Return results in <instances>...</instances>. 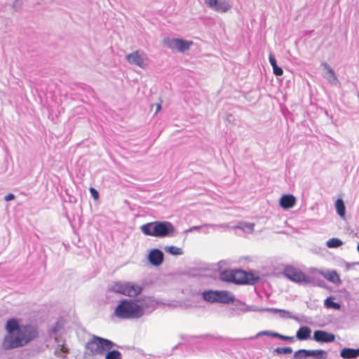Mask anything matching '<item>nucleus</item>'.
<instances>
[{"label":"nucleus","mask_w":359,"mask_h":359,"mask_svg":"<svg viewBox=\"0 0 359 359\" xmlns=\"http://www.w3.org/2000/svg\"><path fill=\"white\" fill-rule=\"evenodd\" d=\"M311 330L307 326L301 327L297 332L296 337L299 340L303 341L310 338Z\"/></svg>","instance_id":"18"},{"label":"nucleus","mask_w":359,"mask_h":359,"mask_svg":"<svg viewBox=\"0 0 359 359\" xmlns=\"http://www.w3.org/2000/svg\"><path fill=\"white\" fill-rule=\"evenodd\" d=\"M260 311H269L273 313H280V316L283 318H294L292 316L290 311L284 310V309H275V308H266L260 309Z\"/></svg>","instance_id":"23"},{"label":"nucleus","mask_w":359,"mask_h":359,"mask_svg":"<svg viewBox=\"0 0 359 359\" xmlns=\"http://www.w3.org/2000/svg\"><path fill=\"white\" fill-rule=\"evenodd\" d=\"M192 45L193 41H186L182 39H178L176 50L180 53H184L188 50Z\"/></svg>","instance_id":"20"},{"label":"nucleus","mask_w":359,"mask_h":359,"mask_svg":"<svg viewBox=\"0 0 359 359\" xmlns=\"http://www.w3.org/2000/svg\"><path fill=\"white\" fill-rule=\"evenodd\" d=\"M309 357L312 356L313 359H327V353L324 350H308Z\"/></svg>","instance_id":"22"},{"label":"nucleus","mask_w":359,"mask_h":359,"mask_svg":"<svg viewBox=\"0 0 359 359\" xmlns=\"http://www.w3.org/2000/svg\"><path fill=\"white\" fill-rule=\"evenodd\" d=\"M273 74L276 76H281L283 74V71L281 67L275 66L273 67Z\"/></svg>","instance_id":"40"},{"label":"nucleus","mask_w":359,"mask_h":359,"mask_svg":"<svg viewBox=\"0 0 359 359\" xmlns=\"http://www.w3.org/2000/svg\"><path fill=\"white\" fill-rule=\"evenodd\" d=\"M271 333L272 332H271L264 331V332L258 333L257 336L268 335V336H271Z\"/></svg>","instance_id":"45"},{"label":"nucleus","mask_w":359,"mask_h":359,"mask_svg":"<svg viewBox=\"0 0 359 359\" xmlns=\"http://www.w3.org/2000/svg\"><path fill=\"white\" fill-rule=\"evenodd\" d=\"M161 104H156V113L159 111L161 109Z\"/></svg>","instance_id":"47"},{"label":"nucleus","mask_w":359,"mask_h":359,"mask_svg":"<svg viewBox=\"0 0 359 359\" xmlns=\"http://www.w3.org/2000/svg\"><path fill=\"white\" fill-rule=\"evenodd\" d=\"M38 335L36 328L31 325H21L16 334H6L3 341L6 350L22 347L34 339Z\"/></svg>","instance_id":"1"},{"label":"nucleus","mask_w":359,"mask_h":359,"mask_svg":"<svg viewBox=\"0 0 359 359\" xmlns=\"http://www.w3.org/2000/svg\"><path fill=\"white\" fill-rule=\"evenodd\" d=\"M325 306L327 308H332L334 309H339L341 307L339 303L332 301V299L329 297L325 300Z\"/></svg>","instance_id":"33"},{"label":"nucleus","mask_w":359,"mask_h":359,"mask_svg":"<svg viewBox=\"0 0 359 359\" xmlns=\"http://www.w3.org/2000/svg\"><path fill=\"white\" fill-rule=\"evenodd\" d=\"M142 288L137 284L125 282L124 295L130 297H137L142 292Z\"/></svg>","instance_id":"12"},{"label":"nucleus","mask_w":359,"mask_h":359,"mask_svg":"<svg viewBox=\"0 0 359 359\" xmlns=\"http://www.w3.org/2000/svg\"><path fill=\"white\" fill-rule=\"evenodd\" d=\"M56 351H60L63 353H67V348L65 346L64 344H60L58 343L57 348H56Z\"/></svg>","instance_id":"41"},{"label":"nucleus","mask_w":359,"mask_h":359,"mask_svg":"<svg viewBox=\"0 0 359 359\" xmlns=\"http://www.w3.org/2000/svg\"><path fill=\"white\" fill-rule=\"evenodd\" d=\"M340 356L344 359H353L354 357V348H344L340 352Z\"/></svg>","instance_id":"29"},{"label":"nucleus","mask_w":359,"mask_h":359,"mask_svg":"<svg viewBox=\"0 0 359 359\" xmlns=\"http://www.w3.org/2000/svg\"><path fill=\"white\" fill-rule=\"evenodd\" d=\"M358 356H359V348L354 349V357L356 358Z\"/></svg>","instance_id":"46"},{"label":"nucleus","mask_w":359,"mask_h":359,"mask_svg":"<svg viewBox=\"0 0 359 359\" xmlns=\"http://www.w3.org/2000/svg\"><path fill=\"white\" fill-rule=\"evenodd\" d=\"M21 325H20L15 319H11L8 320L6 329L7 330V334H16Z\"/></svg>","instance_id":"17"},{"label":"nucleus","mask_w":359,"mask_h":359,"mask_svg":"<svg viewBox=\"0 0 359 359\" xmlns=\"http://www.w3.org/2000/svg\"><path fill=\"white\" fill-rule=\"evenodd\" d=\"M55 339L57 342V338L56 337H55Z\"/></svg>","instance_id":"49"},{"label":"nucleus","mask_w":359,"mask_h":359,"mask_svg":"<svg viewBox=\"0 0 359 359\" xmlns=\"http://www.w3.org/2000/svg\"><path fill=\"white\" fill-rule=\"evenodd\" d=\"M217 290H208L205 291L202 293L203 298L205 301L210 302V303H215L217 302Z\"/></svg>","instance_id":"21"},{"label":"nucleus","mask_w":359,"mask_h":359,"mask_svg":"<svg viewBox=\"0 0 359 359\" xmlns=\"http://www.w3.org/2000/svg\"><path fill=\"white\" fill-rule=\"evenodd\" d=\"M259 309H255L254 306H248L245 303L237 300L235 302L232 307L229 309V315L230 317L240 316L244 313L249 311H258Z\"/></svg>","instance_id":"9"},{"label":"nucleus","mask_w":359,"mask_h":359,"mask_svg":"<svg viewBox=\"0 0 359 359\" xmlns=\"http://www.w3.org/2000/svg\"><path fill=\"white\" fill-rule=\"evenodd\" d=\"M222 280L232 282L236 284H254L258 278H254L252 273H248L243 270H226L221 273Z\"/></svg>","instance_id":"4"},{"label":"nucleus","mask_w":359,"mask_h":359,"mask_svg":"<svg viewBox=\"0 0 359 359\" xmlns=\"http://www.w3.org/2000/svg\"><path fill=\"white\" fill-rule=\"evenodd\" d=\"M202 227H206V226H205V224L201 225V226H194L191 227L190 229H189L188 231L189 232H191L193 231L198 230V229H199L200 228H202Z\"/></svg>","instance_id":"44"},{"label":"nucleus","mask_w":359,"mask_h":359,"mask_svg":"<svg viewBox=\"0 0 359 359\" xmlns=\"http://www.w3.org/2000/svg\"><path fill=\"white\" fill-rule=\"evenodd\" d=\"M217 302L222 304H229L234 302V296L228 291H217Z\"/></svg>","instance_id":"16"},{"label":"nucleus","mask_w":359,"mask_h":359,"mask_svg":"<svg viewBox=\"0 0 359 359\" xmlns=\"http://www.w3.org/2000/svg\"><path fill=\"white\" fill-rule=\"evenodd\" d=\"M357 249H358V252H359V243H358V245Z\"/></svg>","instance_id":"48"},{"label":"nucleus","mask_w":359,"mask_h":359,"mask_svg":"<svg viewBox=\"0 0 359 359\" xmlns=\"http://www.w3.org/2000/svg\"><path fill=\"white\" fill-rule=\"evenodd\" d=\"M89 191L90 192L92 197L94 198V200H95V201L98 200V198H99L98 191L93 187H90Z\"/></svg>","instance_id":"38"},{"label":"nucleus","mask_w":359,"mask_h":359,"mask_svg":"<svg viewBox=\"0 0 359 359\" xmlns=\"http://www.w3.org/2000/svg\"><path fill=\"white\" fill-rule=\"evenodd\" d=\"M114 344L107 339L93 336V337L87 343L86 348L93 355H102L107 351H109Z\"/></svg>","instance_id":"5"},{"label":"nucleus","mask_w":359,"mask_h":359,"mask_svg":"<svg viewBox=\"0 0 359 359\" xmlns=\"http://www.w3.org/2000/svg\"><path fill=\"white\" fill-rule=\"evenodd\" d=\"M296 203V198L292 194L283 195L279 201L280 205L284 209L292 208Z\"/></svg>","instance_id":"15"},{"label":"nucleus","mask_w":359,"mask_h":359,"mask_svg":"<svg viewBox=\"0 0 359 359\" xmlns=\"http://www.w3.org/2000/svg\"><path fill=\"white\" fill-rule=\"evenodd\" d=\"M105 359H121V353L118 351L112 350L106 354Z\"/></svg>","instance_id":"32"},{"label":"nucleus","mask_w":359,"mask_h":359,"mask_svg":"<svg viewBox=\"0 0 359 359\" xmlns=\"http://www.w3.org/2000/svg\"><path fill=\"white\" fill-rule=\"evenodd\" d=\"M205 226H206V228H215V227H219V228H228L229 227V225L227 224H205Z\"/></svg>","instance_id":"39"},{"label":"nucleus","mask_w":359,"mask_h":359,"mask_svg":"<svg viewBox=\"0 0 359 359\" xmlns=\"http://www.w3.org/2000/svg\"><path fill=\"white\" fill-rule=\"evenodd\" d=\"M141 231L146 236L165 238L175 235L174 225L167 221H155L147 223L140 226Z\"/></svg>","instance_id":"2"},{"label":"nucleus","mask_w":359,"mask_h":359,"mask_svg":"<svg viewBox=\"0 0 359 359\" xmlns=\"http://www.w3.org/2000/svg\"><path fill=\"white\" fill-rule=\"evenodd\" d=\"M273 352L278 354H290L292 352V348L291 347H277Z\"/></svg>","instance_id":"34"},{"label":"nucleus","mask_w":359,"mask_h":359,"mask_svg":"<svg viewBox=\"0 0 359 359\" xmlns=\"http://www.w3.org/2000/svg\"><path fill=\"white\" fill-rule=\"evenodd\" d=\"M322 67L324 70L326 71L325 73L324 77L327 80V81L332 84L337 86L339 84V81L337 79L334 70L332 67L326 62H323L321 64Z\"/></svg>","instance_id":"13"},{"label":"nucleus","mask_w":359,"mask_h":359,"mask_svg":"<svg viewBox=\"0 0 359 359\" xmlns=\"http://www.w3.org/2000/svg\"><path fill=\"white\" fill-rule=\"evenodd\" d=\"M14 198H15V196L13 194H8L6 195L5 197H4V200L6 201H12Z\"/></svg>","instance_id":"43"},{"label":"nucleus","mask_w":359,"mask_h":359,"mask_svg":"<svg viewBox=\"0 0 359 359\" xmlns=\"http://www.w3.org/2000/svg\"><path fill=\"white\" fill-rule=\"evenodd\" d=\"M325 278L327 280H329L333 283H335V284L340 283V282H341L339 276L335 271H330V272L327 273L325 275Z\"/></svg>","instance_id":"26"},{"label":"nucleus","mask_w":359,"mask_h":359,"mask_svg":"<svg viewBox=\"0 0 359 359\" xmlns=\"http://www.w3.org/2000/svg\"><path fill=\"white\" fill-rule=\"evenodd\" d=\"M271 337H273L279 338V339H281L285 340V341H292L294 339L293 337L282 335L277 332L271 333Z\"/></svg>","instance_id":"36"},{"label":"nucleus","mask_w":359,"mask_h":359,"mask_svg":"<svg viewBox=\"0 0 359 359\" xmlns=\"http://www.w3.org/2000/svg\"><path fill=\"white\" fill-rule=\"evenodd\" d=\"M62 325L60 322H57L50 329V336L53 337V334H57V332L62 330Z\"/></svg>","instance_id":"35"},{"label":"nucleus","mask_w":359,"mask_h":359,"mask_svg":"<svg viewBox=\"0 0 359 359\" xmlns=\"http://www.w3.org/2000/svg\"><path fill=\"white\" fill-rule=\"evenodd\" d=\"M114 315L122 319L140 318L141 313L135 300L123 299L114 310Z\"/></svg>","instance_id":"3"},{"label":"nucleus","mask_w":359,"mask_h":359,"mask_svg":"<svg viewBox=\"0 0 359 359\" xmlns=\"http://www.w3.org/2000/svg\"><path fill=\"white\" fill-rule=\"evenodd\" d=\"M309 353L306 349H299L294 352L293 355L294 359H306Z\"/></svg>","instance_id":"31"},{"label":"nucleus","mask_w":359,"mask_h":359,"mask_svg":"<svg viewBox=\"0 0 359 359\" xmlns=\"http://www.w3.org/2000/svg\"><path fill=\"white\" fill-rule=\"evenodd\" d=\"M206 5L219 13H226L231 8V5L226 0H205Z\"/></svg>","instance_id":"10"},{"label":"nucleus","mask_w":359,"mask_h":359,"mask_svg":"<svg viewBox=\"0 0 359 359\" xmlns=\"http://www.w3.org/2000/svg\"><path fill=\"white\" fill-rule=\"evenodd\" d=\"M163 253L158 249H153L148 255L149 262L154 266H159L163 262Z\"/></svg>","instance_id":"14"},{"label":"nucleus","mask_w":359,"mask_h":359,"mask_svg":"<svg viewBox=\"0 0 359 359\" xmlns=\"http://www.w3.org/2000/svg\"><path fill=\"white\" fill-rule=\"evenodd\" d=\"M283 273L289 280L298 284L306 285L312 282L311 278L292 266L285 267Z\"/></svg>","instance_id":"6"},{"label":"nucleus","mask_w":359,"mask_h":359,"mask_svg":"<svg viewBox=\"0 0 359 359\" xmlns=\"http://www.w3.org/2000/svg\"><path fill=\"white\" fill-rule=\"evenodd\" d=\"M335 208L337 214L340 216L341 218L345 217L346 214V208L344 203V201L341 198H338L335 202Z\"/></svg>","instance_id":"24"},{"label":"nucleus","mask_w":359,"mask_h":359,"mask_svg":"<svg viewBox=\"0 0 359 359\" xmlns=\"http://www.w3.org/2000/svg\"><path fill=\"white\" fill-rule=\"evenodd\" d=\"M255 224L254 223H248V222H242L240 223L238 226H235V228L243 230L246 233H252L254 231Z\"/></svg>","instance_id":"25"},{"label":"nucleus","mask_w":359,"mask_h":359,"mask_svg":"<svg viewBox=\"0 0 359 359\" xmlns=\"http://www.w3.org/2000/svg\"><path fill=\"white\" fill-rule=\"evenodd\" d=\"M141 313V317L154 311L158 302L151 297H144L135 300Z\"/></svg>","instance_id":"8"},{"label":"nucleus","mask_w":359,"mask_h":359,"mask_svg":"<svg viewBox=\"0 0 359 359\" xmlns=\"http://www.w3.org/2000/svg\"><path fill=\"white\" fill-rule=\"evenodd\" d=\"M21 0H15L13 3L12 7L15 11H18L22 7Z\"/></svg>","instance_id":"37"},{"label":"nucleus","mask_w":359,"mask_h":359,"mask_svg":"<svg viewBox=\"0 0 359 359\" xmlns=\"http://www.w3.org/2000/svg\"><path fill=\"white\" fill-rule=\"evenodd\" d=\"M125 282L117 281L111 283L108 288V292H113L124 295Z\"/></svg>","instance_id":"19"},{"label":"nucleus","mask_w":359,"mask_h":359,"mask_svg":"<svg viewBox=\"0 0 359 359\" xmlns=\"http://www.w3.org/2000/svg\"><path fill=\"white\" fill-rule=\"evenodd\" d=\"M126 60L130 65H135L141 69H145L149 65V59L146 54L141 50H136L126 57Z\"/></svg>","instance_id":"7"},{"label":"nucleus","mask_w":359,"mask_h":359,"mask_svg":"<svg viewBox=\"0 0 359 359\" xmlns=\"http://www.w3.org/2000/svg\"><path fill=\"white\" fill-rule=\"evenodd\" d=\"M342 244V241L337 238H332L328 240L326 243V245L329 248H336L341 246Z\"/></svg>","instance_id":"30"},{"label":"nucleus","mask_w":359,"mask_h":359,"mask_svg":"<svg viewBox=\"0 0 359 359\" xmlns=\"http://www.w3.org/2000/svg\"><path fill=\"white\" fill-rule=\"evenodd\" d=\"M313 340L320 343H330L335 339L334 334L324 330H316L313 336Z\"/></svg>","instance_id":"11"},{"label":"nucleus","mask_w":359,"mask_h":359,"mask_svg":"<svg viewBox=\"0 0 359 359\" xmlns=\"http://www.w3.org/2000/svg\"><path fill=\"white\" fill-rule=\"evenodd\" d=\"M164 250L166 252H168L172 255L177 256L182 255L184 254V252L182 248L173 245L166 246L165 247Z\"/></svg>","instance_id":"28"},{"label":"nucleus","mask_w":359,"mask_h":359,"mask_svg":"<svg viewBox=\"0 0 359 359\" xmlns=\"http://www.w3.org/2000/svg\"><path fill=\"white\" fill-rule=\"evenodd\" d=\"M178 39L165 38L163 40L164 46H167L170 49L176 50L177 45Z\"/></svg>","instance_id":"27"},{"label":"nucleus","mask_w":359,"mask_h":359,"mask_svg":"<svg viewBox=\"0 0 359 359\" xmlns=\"http://www.w3.org/2000/svg\"><path fill=\"white\" fill-rule=\"evenodd\" d=\"M269 62H270L271 65L272 66V67L277 66L276 60L272 55H269Z\"/></svg>","instance_id":"42"}]
</instances>
